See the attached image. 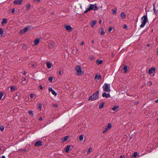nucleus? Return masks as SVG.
<instances>
[{
	"label": "nucleus",
	"instance_id": "41",
	"mask_svg": "<svg viewBox=\"0 0 158 158\" xmlns=\"http://www.w3.org/2000/svg\"><path fill=\"white\" fill-rule=\"evenodd\" d=\"M52 80H53V78L52 77H50L48 78L49 81L51 82H52Z\"/></svg>",
	"mask_w": 158,
	"mask_h": 158
},
{
	"label": "nucleus",
	"instance_id": "51",
	"mask_svg": "<svg viewBox=\"0 0 158 158\" xmlns=\"http://www.w3.org/2000/svg\"><path fill=\"white\" fill-rule=\"evenodd\" d=\"M59 74L60 75H62L63 74V72H61V71H60L59 73Z\"/></svg>",
	"mask_w": 158,
	"mask_h": 158
},
{
	"label": "nucleus",
	"instance_id": "23",
	"mask_svg": "<svg viewBox=\"0 0 158 158\" xmlns=\"http://www.w3.org/2000/svg\"><path fill=\"white\" fill-rule=\"evenodd\" d=\"M46 65L48 68L50 69L52 66L51 64L49 62H47Z\"/></svg>",
	"mask_w": 158,
	"mask_h": 158
},
{
	"label": "nucleus",
	"instance_id": "37",
	"mask_svg": "<svg viewBox=\"0 0 158 158\" xmlns=\"http://www.w3.org/2000/svg\"><path fill=\"white\" fill-rule=\"evenodd\" d=\"M30 4H28L27 5V6H26V9L27 10V9H28L30 8Z\"/></svg>",
	"mask_w": 158,
	"mask_h": 158
},
{
	"label": "nucleus",
	"instance_id": "10",
	"mask_svg": "<svg viewBox=\"0 0 158 158\" xmlns=\"http://www.w3.org/2000/svg\"><path fill=\"white\" fill-rule=\"evenodd\" d=\"M42 144V141L40 140H39L38 141H36L35 143V145L36 147H38L41 145Z\"/></svg>",
	"mask_w": 158,
	"mask_h": 158
},
{
	"label": "nucleus",
	"instance_id": "28",
	"mask_svg": "<svg viewBox=\"0 0 158 158\" xmlns=\"http://www.w3.org/2000/svg\"><path fill=\"white\" fill-rule=\"evenodd\" d=\"M90 10H91L89 7V8H86V10L84 12V13H86Z\"/></svg>",
	"mask_w": 158,
	"mask_h": 158
},
{
	"label": "nucleus",
	"instance_id": "56",
	"mask_svg": "<svg viewBox=\"0 0 158 158\" xmlns=\"http://www.w3.org/2000/svg\"><path fill=\"white\" fill-rule=\"evenodd\" d=\"M120 158H125L124 156H120Z\"/></svg>",
	"mask_w": 158,
	"mask_h": 158
},
{
	"label": "nucleus",
	"instance_id": "9",
	"mask_svg": "<svg viewBox=\"0 0 158 158\" xmlns=\"http://www.w3.org/2000/svg\"><path fill=\"white\" fill-rule=\"evenodd\" d=\"M153 11L154 12V13L155 14H157V11H158V6L157 5V6L156 7L155 5L154 4H153Z\"/></svg>",
	"mask_w": 158,
	"mask_h": 158
},
{
	"label": "nucleus",
	"instance_id": "7",
	"mask_svg": "<svg viewBox=\"0 0 158 158\" xmlns=\"http://www.w3.org/2000/svg\"><path fill=\"white\" fill-rule=\"evenodd\" d=\"M156 70V69L154 67H152L151 69L148 70V73L149 74H151L154 73Z\"/></svg>",
	"mask_w": 158,
	"mask_h": 158
},
{
	"label": "nucleus",
	"instance_id": "45",
	"mask_svg": "<svg viewBox=\"0 0 158 158\" xmlns=\"http://www.w3.org/2000/svg\"><path fill=\"white\" fill-rule=\"evenodd\" d=\"M11 12H12V13H14L15 11V8H13L11 9Z\"/></svg>",
	"mask_w": 158,
	"mask_h": 158
},
{
	"label": "nucleus",
	"instance_id": "22",
	"mask_svg": "<svg viewBox=\"0 0 158 158\" xmlns=\"http://www.w3.org/2000/svg\"><path fill=\"white\" fill-rule=\"evenodd\" d=\"M31 25H28L25 27L23 30H28L29 29H31Z\"/></svg>",
	"mask_w": 158,
	"mask_h": 158
},
{
	"label": "nucleus",
	"instance_id": "30",
	"mask_svg": "<svg viewBox=\"0 0 158 158\" xmlns=\"http://www.w3.org/2000/svg\"><path fill=\"white\" fill-rule=\"evenodd\" d=\"M27 30H20L19 31V33L20 34H21L25 33Z\"/></svg>",
	"mask_w": 158,
	"mask_h": 158
},
{
	"label": "nucleus",
	"instance_id": "49",
	"mask_svg": "<svg viewBox=\"0 0 158 158\" xmlns=\"http://www.w3.org/2000/svg\"><path fill=\"white\" fill-rule=\"evenodd\" d=\"M30 97L31 98H32L33 97V95L32 94H31L30 95Z\"/></svg>",
	"mask_w": 158,
	"mask_h": 158
},
{
	"label": "nucleus",
	"instance_id": "4",
	"mask_svg": "<svg viewBox=\"0 0 158 158\" xmlns=\"http://www.w3.org/2000/svg\"><path fill=\"white\" fill-rule=\"evenodd\" d=\"M76 70L77 71V74L79 76L81 75L82 74V72L81 67L79 65L76 66Z\"/></svg>",
	"mask_w": 158,
	"mask_h": 158
},
{
	"label": "nucleus",
	"instance_id": "1",
	"mask_svg": "<svg viewBox=\"0 0 158 158\" xmlns=\"http://www.w3.org/2000/svg\"><path fill=\"white\" fill-rule=\"evenodd\" d=\"M148 21V19L147 15H145L141 18L142 24L140 27H143Z\"/></svg>",
	"mask_w": 158,
	"mask_h": 158
},
{
	"label": "nucleus",
	"instance_id": "6",
	"mask_svg": "<svg viewBox=\"0 0 158 158\" xmlns=\"http://www.w3.org/2000/svg\"><path fill=\"white\" fill-rule=\"evenodd\" d=\"M89 5L90 6L89 7L91 10H97L98 9V7L97 6V5L96 4L93 5L92 4H90Z\"/></svg>",
	"mask_w": 158,
	"mask_h": 158
},
{
	"label": "nucleus",
	"instance_id": "15",
	"mask_svg": "<svg viewBox=\"0 0 158 158\" xmlns=\"http://www.w3.org/2000/svg\"><path fill=\"white\" fill-rule=\"evenodd\" d=\"M39 42L40 39L39 38L35 39L34 41L35 45H36L38 44L39 43Z\"/></svg>",
	"mask_w": 158,
	"mask_h": 158
},
{
	"label": "nucleus",
	"instance_id": "57",
	"mask_svg": "<svg viewBox=\"0 0 158 158\" xmlns=\"http://www.w3.org/2000/svg\"><path fill=\"white\" fill-rule=\"evenodd\" d=\"M155 102H156V103H158V99L157 100H156Z\"/></svg>",
	"mask_w": 158,
	"mask_h": 158
},
{
	"label": "nucleus",
	"instance_id": "36",
	"mask_svg": "<svg viewBox=\"0 0 158 158\" xmlns=\"http://www.w3.org/2000/svg\"><path fill=\"white\" fill-rule=\"evenodd\" d=\"M49 47L50 48H52L53 47V45L52 43H50L49 44Z\"/></svg>",
	"mask_w": 158,
	"mask_h": 158
},
{
	"label": "nucleus",
	"instance_id": "61",
	"mask_svg": "<svg viewBox=\"0 0 158 158\" xmlns=\"http://www.w3.org/2000/svg\"><path fill=\"white\" fill-rule=\"evenodd\" d=\"M34 1H37L38 2H40V0H34Z\"/></svg>",
	"mask_w": 158,
	"mask_h": 158
},
{
	"label": "nucleus",
	"instance_id": "54",
	"mask_svg": "<svg viewBox=\"0 0 158 158\" xmlns=\"http://www.w3.org/2000/svg\"><path fill=\"white\" fill-rule=\"evenodd\" d=\"M43 118L42 117L40 118L39 119V120L40 121L42 120Z\"/></svg>",
	"mask_w": 158,
	"mask_h": 158
},
{
	"label": "nucleus",
	"instance_id": "63",
	"mask_svg": "<svg viewBox=\"0 0 158 158\" xmlns=\"http://www.w3.org/2000/svg\"><path fill=\"white\" fill-rule=\"evenodd\" d=\"M27 73L25 71H24V73H23V74H25Z\"/></svg>",
	"mask_w": 158,
	"mask_h": 158
},
{
	"label": "nucleus",
	"instance_id": "52",
	"mask_svg": "<svg viewBox=\"0 0 158 158\" xmlns=\"http://www.w3.org/2000/svg\"><path fill=\"white\" fill-rule=\"evenodd\" d=\"M40 88L41 89H43V87L41 85H40Z\"/></svg>",
	"mask_w": 158,
	"mask_h": 158
},
{
	"label": "nucleus",
	"instance_id": "53",
	"mask_svg": "<svg viewBox=\"0 0 158 158\" xmlns=\"http://www.w3.org/2000/svg\"><path fill=\"white\" fill-rule=\"evenodd\" d=\"M113 28L112 27H110L109 28L108 30H112Z\"/></svg>",
	"mask_w": 158,
	"mask_h": 158
},
{
	"label": "nucleus",
	"instance_id": "39",
	"mask_svg": "<svg viewBox=\"0 0 158 158\" xmlns=\"http://www.w3.org/2000/svg\"><path fill=\"white\" fill-rule=\"evenodd\" d=\"M127 25L124 24L123 25V28L125 29H127Z\"/></svg>",
	"mask_w": 158,
	"mask_h": 158
},
{
	"label": "nucleus",
	"instance_id": "12",
	"mask_svg": "<svg viewBox=\"0 0 158 158\" xmlns=\"http://www.w3.org/2000/svg\"><path fill=\"white\" fill-rule=\"evenodd\" d=\"M70 148L71 146L70 145L67 146L65 148V151L67 153L69 152Z\"/></svg>",
	"mask_w": 158,
	"mask_h": 158
},
{
	"label": "nucleus",
	"instance_id": "34",
	"mask_svg": "<svg viewBox=\"0 0 158 158\" xmlns=\"http://www.w3.org/2000/svg\"><path fill=\"white\" fill-rule=\"evenodd\" d=\"M51 93L52 94H53L55 96H56L57 95L56 93V92L54 90H53V91H52V92Z\"/></svg>",
	"mask_w": 158,
	"mask_h": 158
},
{
	"label": "nucleus",
	"instance_id": "50",
	"mask_svg": "<svg viewBox=\"0 0 158 158\" xmlns=\"http://www.w3.org/2000/svg\"><path fill=\"white\" fill-rule=\"evenodd\" d=\"M84 42L83 41H82L81 43L80 44V45H84Z\"/></svg>",
	"mask_w": 158,
	"mask_h": 158
},
{
	"label": "nucleus",
	"instance_id": "3",
	"mask_svg": "<svg viewBox=\"0 0 158 158\" xmlns=\"http://www.w3.org/2000/svg\"><path fill=\"white\" fill-rule=\"evenodd\" d=\"M110 84L105 83L103 86V89L104 91L109 92L110 91Z\"/></svg>",
	"mask_w": 158,
	"mask_h": 158
},
{
	"label": "nucleus",
	"instance_id": "43",
	"mask_svg": "<svg viewBox=\"0 0 158 158\" xmlns=\"http://www.w3.org/2000/svg\"><path fill=\"white\" fill-rule=\"evenodd\" d=\"M48 90L49 91L52 92L53 90L52 89V88L50 87L48 88Z\"/></svg>",
	"mask_w": 158,
	"mask_h": 158
},
{
	"label": "nucleus",
	"instance_id": "18",
	"mask_svg": "<svg viewBox=\"0 0 158 158\" xmlns=\"http://www.w3.org/2000/svg\"><path fill=\"white\" fill-rule=\"evenodd\" d=\"M96 63L97 64L99 65L102 63L103 61L102 60H96Z\"/></svg>",
	"mask_w": 158,
	"mask_h": 158
},
{
	"label": "nucleus",
	"instance_id": "64",
	"mask_svg": "<svg viewBox=\"0 0 158 158\" xmlns=\"http://www.w3.org/2000/svg\"><path fill=\"white\" fill-rule=\"evenodd\" d=\"M147 47H149V46H150V45L149 44H148L147 45Z\"/></svg>",
	"mask_w": 158,
	"mask_h": 158
},
{
	"label": "nucleus",
	"instance_id": "16",
	"mask_svg": "<svg viewBox=\"0 0 158 158\" xmlns=\"http://www.w3.org/2000/svg\"><path fill=\"white\" fill-rule=\"evenodd\" d=\"M101 78V76L100 75H97L95 76V80H100Z\"/></svg>",
	"mask_w": 158,
	"mask_h": 158
},
{
	"label": "nucleus",
	"instance_id": "17",
	"mask_svg": "<svg viewBox=\"0 0 158 158\" xmlns=\"http://www.w3.org/2000/svg\"><path fill=\"white\" fill-rule=\"evenodd\" d=\"M96 21L95 20H94L92 21L91 23V26L92 27H93L96 24Z\"/></svg>",
	"mask_w": 158,
	"mask_h": 158
},
{
	"label": "nucleus",
	"instance_id": "33",
	"mask_svg": "<svg viewBox=\"0 0 158 158\" xmlns=\"http://www.w3.org/2000/svg\"><path fill=\"white\" fill-rule=\"evenodd\" d=\"M15 87H13V86H11L10 87V89L11 91H13L15 90Z\"/></svg>",
	"mask_w": 158,
	"mask_h": 158
},
{
	"label": "nucleus",
	"instance_id": "26",
	"mask_svg": "<svg viewBox=\"0 0 158 158\" xmlns=\"http://www.w3.org/2000/svg\"><path fill=\"white\" fill-rule=\"evenodd\" d=\"M138 155V153L136 152H134L133 155H132L131 156L132 158L134 157H136Z\"/></svg>",
	"mask_w": 158,
	"mask_h": 158
},
{
	"label": "nucleus",
	"instance_id": "42",
	"mask_svg": "<svg viewBox=\"0 0 158 158\" xmlns=\"http://www.w3.org/2000/svg\"><path fill=\"white\" fill-rule=\"evenodd\" d=\"M3 94L2 92L0 93V100L2 98Z\"/></svg>",
	"mask_w": 158,
	"mask_h": 158
},
{
	"label": "nucleus",
	"instance_id": "29",
	"mask_svg": "<svg viewBox=\"0 0 158 158\" xmlns=\"http://www.w3.org/2000/svg\"><path fill=\"white\" fill-rule=\"evenodd\" d=\"M83 139V135H80L79 137V139L80 141H82Z\"/></svg>",
	"mask_w": 158,
	"mask_h": 158
},
{
	"label": "nucleus",
	"instance_id": "44",
	"mask_svg": "<svg viewBox=\"0 0 158 158\" xmlns=\"http://www.w3.org/2000/svg\"><path fill=\"white\" fill-rule=\"evenodd\" d=\"M78 51L77 49H76L75 50H73V53H75L77 52Z\"/></svg>",
	"mask_w": 158,
	"mask_h": 158
},
{
	"label": "nucleus",
	"instance_id": "2",
	"mask_svg": "<svg viewBox=\"0 0 158 158\" xmlns=\"http://www.w3.org/2000/svg\"><path fill=\"white\" fill-rule=\"evenodd\" d=\"M98 96L99 92L96 91L89 97V100H95L98 98Z\"/></svg>",
	"mask_w": 158,
	"mask_h": 158
},
{
	"label": "nucleus",
	"instance_id": "24",
	"mask_svg": "<svg viewBox=\"0 0 158 158\" xmlns=\"http://www.w3.org/2000/svg\"><path fill=\"white\" fill-rule=\"evenodd\" d=\"M127 66L126 65L124 66L123 71L124 73H126L127 71Z\"/></svg>",
	"mask_w": 158,
	"mask_h": 158
},
{
	"label": "nucleus",
	"instance_id": "40",
	"mask_svg": "<svg viewBox=\"0 0 158 158\" xmlns=\"http://www.w3.org/2000/svg\"><path fill=\"white\" fill-rule=\"evenodd\" d=\"M105 33V32L104 31V30H102L100 31V34L102 35H104V34Z\"/></svg>",
	"mask_w": 158,
	"mask_h": 158
},
{
	"label": "nucleus",
	"instance_id": "25",
	"mask_svg": "<svg viewBox=\"0 0 158 158\" xmlns=\"http://www.w3.org/2000/svg\"><path fill=\"white\" fill-rule=\"evenodd\" d=\"M7 20L6 19H2V24H3L4 23H7Z\"/></svg>",
	"mask_w": 158,
	"mask_h": 158
},
{
	"label": "nucleus",
	"instance_id": "47",
	"mask_svg": "<svg viewBox=\"0 0 158 158\" xmlns=\"http://www.w3.org/2000/svg\"><path fill=\"white\" fill-rule=\"evenodd\" d=\"M148 84L149 85H151L152 84V82L149 81L148 82Z\"/></svg>",
	"mask_w": 158,
	"mask_h": 158
},
{
	"label": "nucleus",
	"instance_id": "27",
	"mask_svg": "<svg viewBox=\"0 0 158 158\" xmlns=\"http://www.w3.org/2000/svg\"><path fill=\"white\" fill-rule=\"evenodd\" d=\"M104 106V102L102 103H100L99 105V108L100 109H101Z\"/></svg>",
	"mask_w": 158,
	"mask_h": 158
},
{
	"label": "nucleus",
	"instance_id": "20",
	"mask_svg": "<svg viewBox=\"0 0 158 158\" xmlns=\"http://www.w3.org/2000/svg\"><path fill=\"white\" fill-rule=\"evenodd\" d=\"M112 14L114 15H116V14L117 9L116 8H114L112 9Z\"/></svg>",
	"mask_w": 158,
	"mask_h": 158
},
{
	"label": "nucleus",
	"instance_id": "11",
	"mask_svg": "<svg viewBox=\"0 0 158 158\" xmlns=\"http://www.w3.org/2000/svg\"><path fill=\"white\" fill-rule=\"evenodd\" d=\"M102 96L103 97L108 98L110 97V95L109 94H107L106 92H103L102 94Z\"/></svg>",
	"mask_w": 158,
	"mask_h": 158
},
{
	"label": "nucleus",
	"instance_id": "59",
	"mask_svg": "<svg viewBox=\"0 0 158 158\" xmlns=\"http://www.w3.org/2000/svg\"><path fill=\"white\" fill-rule=\"evenodd\" d=\"M34 66H35L34 64H32V65H31V67H32V68H33V67H34Z\"/></svg>",
	"mask_w": 158,
	"mask_h": 158
},
{
	"label": "nucleus",
	"instance_id": "8",
	"mask_svg": "<svg viewBox=\"0 0 158 158\" xmlns=\"http://www.w3.org/2000/svg\"><path fill=\"white\" fill-rule=\"evenodd\" d=\"M23 2V0H15L14 1L13 3L15 5H19L21 4Z\"/></svg>",
	"mask_w": 158,
	"mask_h": 158
},
{
	"label": "nucleus",
	"instance_id": "38",
	"mask_svg": "<svg viewBox=\"0 0 158 158\" xmlns=\"http://www.w3.org/2000/svg\"><path fill=\"white\" fill-rule=\"evenodd\" d=\"M0 130H1V131H3L4 130V127L3 126H1L0 127Z\"/></svg>",
	"mask_w": 158,
	"mask_h": 158
},
{
	"label": "nucleus",
	"instance_id": "58",
	"mask_svg": "<svg viewBox=\"0 0 158 158\" xmlns=\"http://www.w3.org/2000/svg\"><path fill=\"white\" fill-rule=\"evenodd\" d=\"M1 158H6V157H5V156H3Z\"/></svg>",
	"mask_w": 158,
	"mask_h": 158
},
{
	"label": "nucleus",
	"instance_id": "14",
	"mask_svg": "<svg viewBox=\"0 0 158 158\" xmlns=\"http://www.w3.org/2000/svg\"><path fill=\"white\" fill-rule=\"evenodd\" d=\"M118 106H114V107L112 108V110L114 111L115 112H116L118 110Z\"/></svg>",
	"mask_w": 158,
	"mask_h": 158
},
{
	"label": "nucleus",
	"instance_id": "60",
	"mask_svg": "<svg viewBox=\"0 0 158 158\" xmlns=\"http://www.w3.org/2000/svg\"><path fill=\"white\" fill-rule=\"evenodd\" d=\"M93 59H94V57H91L90 58V60H93Z\"/></svg>",
	"mask_w": 158,
	"mask_h": 158
},
{
	"label": "nucleus",
	"instance_id": "46",
	"mask_svg": "<svg viewBox=\"0 0 158 158\" xmlns=\"http://www.w3.org/2000/svg\"><path fill=\"white\" fill-rule=\"evenodd\" d=\"M53 106L54 107H58V105L56 104H53Z\"/></svg>",
	"mask_w": 158,
	"mask_h": 158
},
{
	"label": "nucleus",
	"instance_id": "48",
	"mask_svg": "<svg viewBox=\"0 0 158 158\" xmlns=\"http://www.w3.org/2000/svg\"><path fill=\"white\" fill-rule=\"evenodd\" d=\"M39 108L41 109L42 108V105L40 104L39 105Z\"/></svg>",
	"mask_w": 158,
	"mask_h": 158
},
{
	"label": "nucleus",
	"instance_id": "62",
	"mask_svg": "<svg viewBox=\"0 0 158 158\" xmlns=\"http://www.w3.org/2000/svg\"><path fill=\"white\" fill-rule=\"evenodd\" d=\"M23 79L24 81H25L26 80V78L24 77L23 78Z\"/></svg>",
	"mask_w": 158,
	"mask_h": 158
},
{
	"label": "nucleus",
	"instance_id": "5",
	"mask_svg": "<svg viewBox=\"0 0 158 158\" xmlns=\"http://www.w3.org/2000/svg\"><path fill=\"white\" fill-rule=\"evenodd\" d=\"M112 127V124L110 123L108 124L107 126L104 129L103 131V133H105L107 131L111 128Z\"/></svg>",
	"mask_w": 158,
	"mask_h": 158
},
{
	"label": "nucleus",
	"instance_id": "35",
	"mask_svg": "<svg viewBox=\"0 0 158 158\" xmlns=\"http://www.w3.org/2000/svg\"><path fill=\"white\" fill-rule=\"evenodd\" d=\"M92 151V148H89L87 152V154H89L90 152Z\"/></svg>",
	"mask_w": 158,
	"mask_h": 158
},
{
	"label": "nucleus",
	"instance_id": "21",
	"mask_svg": "<svg viewBox=\"0 0 158 158\" xmlns=\"http://www.w3.org/2000/svg\"><path fill=\"white\" fill-rule=\"evenodd\" d=\"M121 17L123 19H124L126 18V15L123 12H122L121 14Z\"/></svg>",
	"mask_w": 158,
	"mask_h": 158
},
{
	"label": "nucleus",
	"instance_id": "31",
	"mask_svg": "<svg viewBox=\"0 0 158 158\" xmlns=\"http://www.w3.org/2000/svg\"><path fill=\"white\" fill-rule=\"evenodd\" d=\"M68 136L65 137L64 138L62 139V142H64L67 140L68 139Z\"/></svg>",
	"mask_w": 158,
	"mask_h": 158
},
{
	"label": "nucleus",
	"instance_id": "55",
	"mask_svg": "<svg viewBox=\"0 0 158 158\" xmlns=\"http://www.w3.org/2000/svg\"><path fill=\"white\" fill-rule=\"evenodd\" d=\"M102 21L101 20H99V23L100 24H101L102 23Z\"/></svg>",
	"mask_w": 158,
	"mask_h": 158
},
{
	"label": "nucleus",
	"instance_id": "13",
	"mask_svg": "<svg viewBox=\"0 0 158 158\" xmlns=\"http://www.w3.org/2000/svg\"><path fill=\"white\" fill-rule=\"evenodd\" d=\"M64 27L66 30H72V27L70 25H65Z\"/></svg>",
	"mask_w": 158,
	"mask_h": 158
},
{
	"label": "nucleus",
	"instance_id": "32",
	"mask_svg": "<svg viewBox=\"0 0 158 158\" xmlns=\"http://www.w3.org/2000/svg\"><path fill=\"white\" fill-rule=\"evenodd\" d=\"M28 113L30 115H31V116H33V111L32 110H29L28 111Z\"/></svg>",
	"mask_w": 158,
	"mask_h": 158
},
{
	"label": "nucleus",
	"instance_id": "19",
	"mask_svg": "<svg viewBox=\"0 0 158 158\" xmlns=\"http://www.w3.org/2000/svg\"><path fill=\"white\" fill-rule=\"evenodd\" d=\"M5 36V33L4 32L3 30H0V36L3 37Z\"/></svg>",
	"mask_w": 158,
	"mask_h": 158
}]
</instances>
